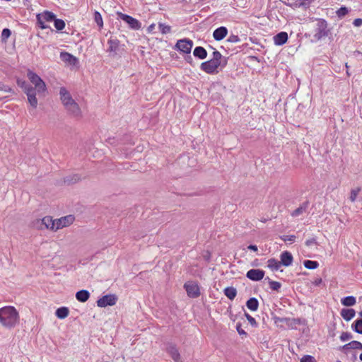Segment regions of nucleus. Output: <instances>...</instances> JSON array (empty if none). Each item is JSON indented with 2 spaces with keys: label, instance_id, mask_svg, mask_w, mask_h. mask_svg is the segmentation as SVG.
Segmentation results:
<instances>
[{
  "label": "nucleus",
  "instance_id": "nucleus-20",
  "mask_svg": "<svg viewBox=\"0 0 362 362\" xmlns=\"http://www.w3.org/2000/svg\"><path fill=\"white\" fill-rule=\"evenodd\" d=\"M288 34L286 32H280L274 37V42L276 45H283L288 40Z\"/></svg>",
  "mask_w": 362,
  "mask_h": 362
},
{
  "label": "nucleus",
  "instance_id": "nucleus-52",
  "mask_svg": "<svg viewBox=\"0 0 362 362\" xmlns=\"http://www.w3.org/2000/svg\"><path fill=\"white\" fill-rule=\"evenodd\" d=\"M37 23L39 28H40L41 29H46L49 28V25L45 24V21L42 18H40V21L37 20Z\"/></svg>",
  "mask_w": 362,
  "mask_h": 362
},
{
  "label": "nucleus",
  "instance_id": "nucleus-39",
  "mask_svg": "<svg viewBox=\"0 0 362 362\" xmlns=\"http://www.w3.org/2000/svg\"><path fill=\"white\" fill-rule=\"evenodd\" d=\"M158 28L162 34H168V33H170V31H171L170 26L167 25L164 23H159Z\"/></svg>",
  "mask_w": 362,
  "mask_h": 362
},
{
  "label": "nucleus",
  "instance_id": "nucleus-30",
  "mask_svg": "<svg viewBox=\"0 0 362 362\" xmlns=\"http://www.w3.org/2000/svg\"><path fill=\"white\" fill-rule=\"evenodd\" d=\"M341 302L343 305L349 307L354 305L356 300L354 296H349L341 298Z\"/></svg>",
  "mask_w": 362,
  "mask_h": 362
},
{
  "label": "nucleus",
  "instance_id": "nucleus-31",
  "mask_svg": "<svg viewBox=\"0 0 362 362\" xmlns=\"http://www.w3.org/2000/svg\"><path fill=\"white\" fill-rule=\"evenodd\" d=\"M81 180V176L78 174H74L64 177V182L67 185L76 183Z\"/></svg>",
  "mask_w": 362,
  "mask_h": 362
},
{
  "label": "nucleus",
  "instance_id": "nucleus-22",
  "mask_svg": "<svg viewBox=\"0 0 362 362\" xmlns=\"http://www.w3.org/2000/svg\"><path fill=\"white\" fill-rule=\"evenodd\" d=\"M340 314L343 319L348 322L354 317L356 311L352 308H343Z\"/></svg>",
  "mask_w": 362,
  "mask_h": 362
},
{
  "label": "nucleus",
  "instance_id": "nucleus-46",
  "mask_svg": "<svg viewBox=\"0 0 362 362\" xmlns=\"http://www.w3.org/2000/svg\"><path fill=\"white\" fill-rule=\"evenodd\" d=\"M339 338L341 341H346L352 339L353 335L350 332H342Z\"/></svg>",
  "mask_w": 362,
  "mask_h": 362
},
{
  "label": "nucleus",
  "instance_id": "nucleus-29",
  "mask_svg": "<svg viewBox=\"0 0 362 362\" xmlns=\"http://www.w3.org/2000/svg\"><path fill=\"white\" fill-rule=\"evenodd\" d=\"M69 310L67 307H60V308H57L55 312L56 316L59 319H62V320L66 318L69 315Z\"/></svg>",
  "mask_w": 362,
  "mask_h": 362
},
{
  "label": "nucleus",
  "instance_id": "nucleus-17",
  "mask_svg": "<svg viewBox=\"0 0 362 362\" xmlns=\"http://www.w3.org/2000/svg\"><path fill=\"white\" fill-rule=\"evenodd\" d=\"M60 59L62 61L69 64L70 65H76L78 63V59L71 54L66 52L60 53Z\"/></svg>",
  "mask_w": 362,
  "mask_h": 362
},
{
  "label": "nucleus",
  "instance_id": "nucleus-6",
  "mask_svg": "<svg viewBox=\"0 0 362 362\" xmlns=\"http://www.w3.org/2000/svg\"><path fill=\"white\" fill-rule=\"evenodd\" d=\"M192 46H193L192 40L187 39V38H185V39L177 40V42L175 45V48L177 50L182 52L185 54H189L191 52Z\"/></svg>",
  "mask_w": 362,
  "mask_h": 362
},
{
  "label": "nucleus",
  "instance_id": "nucleus-35",
  "mask_svg": "<svg viewBox=\"0 0 362 362\" xmlns=\"http://www.w3.org/2000/svg\"><path fill=\"white\" fill-rule=\"evenodd\" d=\"M361 187H357L351 190L349 199L351 202H354L356 200L358 194L361 192Z\"/></svg>",
  "mask_w": 362,
  "mask_h": 362
},
{
  "label": "nucleus",
  "instance_id": "nucleus-59",
  "mask_svg": "<svg viewBox=\"0 0 362 362\" xmlns=\"http://www.w3.org/2000/svg\"><path fill=\"white\" fill-rule=\"evenodd\" d=\"M18 84L24 88L26 86V85H28L25 81H23L22 83H21L19 81H18Z\"/></svg>",
  "mask_w": 362,
  "mask_h": 362
},
{
  "label": "nucleus",
  "instance_id": "nucleus-43",
  "mask_svg": "<svg viewBox=\"0 0 362 362\" xmlns=\"http://www.w3.org/2000/svg\"><path fill=\"white\" fill-rule=\"evenodd\" d=\"M28 100L30 105L35 108L37 105V100L36 98V95H30L28 97Z\"/></svg>",
  "mask_w": 362,
  "mask_h": 362
},
{
  "label": "nucleus",
  "instance_id": "nucleus-24",
  "mask_svg": "<svg viewBox=\"0 0 362 362\" xmlns=\"http://www.w3.org/2000/svg\"><path fill=\"white\" fill-rule=\"evenodd\" d=\"M193 55L199 59H204L207 57V52L203 47L198 46L194 48Z\"/></svg>",
  "mask_w": 362,
  "mask_h": 362
},
{
  "label": "nucleus",
  "instance_id": "nucleus-49",
  "mask_svg": "<svg viewBox=\"0 0 362 362\" xmlns=\"http://www.w3.org/2000/svg\"><path fill=\"white\" fill-rule=\"evenodd\" d=\"M242 325H241V323L240 322H238L236 324V330L238 332V333L240 335V336H244V337H247V334L246 332H245L243 329H242Z\"/></svg>",
  "mask_w": 362,
  "mask_h": 362
},
{
  "label": "nucleus",
  "instance_id": "nucleus-21",
  "mask_svg": "<svg viewBox=\"0 0 362 362\" xmlns=\"http://www.w3.org/2000/svg\"><path fill=\"white\" fill-rule=\"evenodd\" d=\"M36 18L39 21L40 18H42L45 21L52 22L55 20L56 16L51 11H45L42 13H38Z\"/></svg>",
  "mask_w": 362,
  "mask_h": 362
},
{
  "label": "nucleus",
  "instance_id": "nucleus-37",
  "mask_svg": "<svg viewBox=\"0 0 362 362\" xmlns=\"http://www.w3.org/2000/svg\"><path fill=\"white\" fill-rule=\"evenodd\" d=\"M349 13V9L346 6H341L340 7L336 12L337 13V16L339 18H341L343 17H344L347 13Z\"/></svg>",
  "mask_w": 362,
  "mask_h": 362
},
{
  "label": "nucleus",
  "instance_id": "nucleus-5",
  "mask_svg": "<svg viewBox=\"0 0 362 362\" xmlns=\"http://www.w3.org/2000/svg\"><path fill=\"white\" fill-rule=\"evenodd\" d=\"M117 16L121 20L127 23L130 28L135 30H139L141 28V23L132 16L122 13L121 12H118Z\"/></svg>",
  "mask_w": 362,
  "mask_h": 362
},
{
  "label": "nucleus",
  "instance_id": "nucleus-54",
  "mask_svg": "<svg viewBox=\"0 0 362 362\" xmlns=\"http://www.w3.org/2000/svg\"><path fill=\"white\" fill-rule=\"evenodd\" d=\"M312 0H302V1L298 4V6H302L305 8L309 7Z\"/></svg>",
  "mask_w": 362,
  "mask_h": 362
},
{
  "label": "nucleus",
  "instance_id": "nucleus-48",
  "mask_svg": "<svg viewBox=\"0 0 362 362\" xmlns=\"http://www.w3.org/2000/svg\"><path fill=\"white\" fill-rule=\"evenodd\" d=\"M300 362H316V360L313 356L305 355L301 358Z\"/></svg>",
  "mask_w": 362,
  "mask_h": 362
},
{
  "label": "nucleus",
  "instance_id": "nucleus-62",
  "mask_svg": "<svg viewBox=\"0 0 362 362\" xmlns=\"http://www.w3.org/2000/svg\"><path fill=\"white\" fill-rule=\"evenodd\" d=\"M359 315L362 317V310L358 313Z\"/></svg>",
  "mask_w": 362,
  "mask_h": 362
},
{
  "label": "nucleus",
  "instance_id": "nucleus-13",
  "mask_svg": "<svg viewBox=\"0 0 362 362\" xmlns=\"http://www.w3.org/2000/svg\"><path fill=\"white\" fill-rule=\"evenodd\" d=\"M59 95L62 103L64 107L74 101L70 93L64 87L60 88Z\"/></svg>",
  "mask_w": 362,
  "mask_h": 362
},
{
  "label": "nucleus",
  "instance_id": "nucleus-63",
  "mask_svg": "<svg viewBox=\"0 0 362 362\" xmlns=\"http://www.w3.org/2000/svg\"><path fill=\"white\" fill-rule=\"evenodd\" d=\"M284 4H286V6H291V4H287V3L284 2Z\"/></svg>",
  "mask_w": 362,
  "mask_h": 362
},
{
  "label": "nucleus",
  "instance_id": "nucleus-38",
  "mask_svg": "<svg viewBox=\"0 0 362 362\" xmlns=\"http://www.w3.org/2000/svg\"><path fill=\"white\" fill-rule=\"evenodd\" d=\"M94 20L99 27H102L103 25L102 16L98 11L94 12Z\"/></svg>",
  "mask_w": 362,
  "mask_h": 362
},
{
  "label": "nucleus",
  "instance_id": "nucleus-44",
  "mask_svg": "<svg viewBox=\"0 0 362 362\" xmlns=\"http://www.w3.org/2000/svg\"><path fill=\"white\" fill-rule=\"evenodd\" d=\"M11 35V31L8 28H4L1 33V40L6 41Z\"/></svg>",
  "mask_w": 362,
  "mask_h": 362
},
{
  "label": "nucleus",
  "instance_id": "nucleus-36",
  "mask_svg": "<svg viewBox=\"0 0 362 362\" xmlns=\"http://www.w3.org/2000/svg\"><path fill=\"white\" fill-rule=\"evenodd\" d=\"M54 25L57 30H62L65 27V23L63 20L55 18Z\"/></svg>",
  "mask_w": 362,
  "mask_h": 362
},
{
  "label": "nucleus",
  "instance_id": "nucleus-40",
  "mask_svg": "<svg viewBox=\"0 0 362 362\" xmlns=\"http://www.w3.org/2000/svg\"><path fill=\"white\" fill-rule=\"evenodd\" d=\"M245 317L247 318L252 327H257L258 326V323L256 320L246 312L245 313Z\"/></svg>",
  "mask_w": 362,
  "mask_h": 362
},
{
  "label": "nucleus",
  "instance_id": "nucleus-1",
  "mask_svg": "<svg viewBox=\"0 0 362 362\" xmlns=\"http://www.w3.org/2000/svg\"><path fill=\"white\" fill-rule=\"evenodd\" d=\"M19 322V314L13 306H4L0 308V324L12 329Z\"/></svg>",
  "mask_w": 362,
  "mask_h": 362
},
{
  "label": "nucleus",
  "instance_id": "nucleus-50",
  "mask_svg": "<svg viewBox=\"0 0 362 362\" xmlns=\"http://www.w3.org/2000/svg\"><path fill=\"white\" fill-rule=\"evenodd\" d=\"M240 39L238 35H230L227 41L232 43H235L240 42Z\"/></svg>",
  "mask_w": 362,
  "mask_h": 362
},
{
  "label": "nucleus",
  "instance_id": "nucleus-34",
  "mask_svg": "<svg viewBox=\"0 0 362 362\" xmlns=\"http://www.w3.org/2000/svg\"><path fill=\"white\" fill-rule=\"evenodd\" d=\"M265 280H268L269 287L273 291H279L281 287V284L280 282L272 281L269 277H267Z\"/></svg>",
  "mask_w": 362,
  "mask_h": 362
},
{
  "label": "nucleus",
  "instance_id": "nucleus-47",
  "mask_svg": "<svg viewBox=\"0 0 362 362\" xmlns=\"http://www.w3.org/2000/svg\"><path fill=\"white\" fill-rule=\"evenodd\" d=\"M281 239L282 240H284V242H291V243H293L296 240V236L294 235H282L280 237Z\"/></svg>",
  "mask_w": 362,
  "mask_h": 362
},
{
  "label": "nucleus",
  "instance_id": "nucleus-53",
  "mask_svg": "<svg viewBox=\"0 0 362 362\" xmlns=\"http://www.w3.org/2000/svg\"><path fill=\"white\" fill-rule=\"evenodd\" d=\"M313 245H317V240L315 238H312L305 241V245L310 247Z\"/></svg>",
  "mask_w": 362,
  "mask_h": 362
},
{
  "label": "nucleus",
  "instance_id": "nucleus-11",
  "mask_svg": "<svg viewBox=\"0 0 362 362\" xmlns=\"http://www.w3.org/2000/svg\"><path fill=\"white\" fill-rule=\"evenodd\" d=\"M264 271L259 269H251L246 273V277L253 281H259L264 276Z\"/></svg>",
  "mask_w": 362,
  "mask_h": 362
},
{
  "label": "nucleus",
  "instance_id": "nucleus-12",
  "mask_svg": "<svg viewBox=\"0 0 362 362\" xmlns=\"http://www.w3.org/2000/svg\"><path fill=\"white\" fill-rule=\"evenodd\" d=\"M74 220V218L71 215L64 216L62 217L61 218L55 220V230L69 226L70 224L72 223Z\"/></svg>",
  "mask_w": 362,
  "mask_h": 362
},
{
  "label": "nucleus",
  "instance_id": "nucleus-32",
  "mask_svg": "<svg viewBox=\"0 0 362 362\" xmlns=\"http://www.w3.org/2000/svg\"><path fill=\"white\" fill-rule=\"evenodd\" d=\"M351 329L355 332L362 334V319L356 320L351 325Z\"/></svg>",
  "mask_w": 362,
  "mask_h": 362
},
{
  "label": "nucleus",
  "instance_id": "nucleus-3",
  "mask_svg": "<svg viewBox=\"0 0 362 362\" xmlns=\"http://www.w3.org/2000/svg\"><path fill=\"white\" fill-rule=\"evenodd\" d=\"M27 76L30 82L35 85L38 93H45L46 91L47 88L45 83L37 74L31 70H28Z\"/></svg>",
  "mask_w": 362,
  "mask_h": 362
},
{
  "label": "nucleus",
  "instance_id": "nucleus-61",
  "mask_svg": "<svg viewBox=\"0 0 362 362\" xmlns=\"http://www.w3.org/2000/svg\"><path fill=\"white\" fill-rule=\"evenodd\" d=\"M359 358H360V360L362 361V353L360 354V356H359Z\"/></svg>",
  "mask_w": 362,
  "mask_h": 362
},
{
  "label": "nucleus",
  "instance_id": "nucleus-33",
  "mask_svg": "<svg viewBox=\"0 0 362 362\" xmlns=\"http://www.w3.org/2000/svg\"><path fill=\"white\" fill-rule=\"evenodd\" d=\"M303 265L306 269H315L319 266V263L317 261L307 259L303 262Z\"/></svg>",
  "mask_w": 362,
  "mask_h": 362
},
{
  "label": "nucleus",
  "instance_id": "nucleus-14",
  "mask_svg": "<svg viewBox=\"0 0 362 362\" xmlns=\"http://www.w3.org/2000/svg\"><path fill=\"white\" fill-rule=\"evenodd\" d=\"M107 44L109 45V47L107 51L110 53L112 57H115L119 50V41L117 38H110L108 40Z\"/></svg>",
  "mask_w": 362,
  "mask_h": 362
},
{
  "label": "nucleus",
  "instance_id": "nucleus-28",
  "mask_svg": "<svg viewBox=\"0 0 362 362\" xmlns=\"http://www.w3.org/2000/svg\"><path fill=\"white\" fill-rule=\"evenodd\" d=\"M281 264L275 258H271L267 261V267L272 271H277L281 267Z\"/></svg>",
  "mask_w": 362,
  "mask_h": 362
},
{
  "label": "nucleus",
  "instance_id": "nucleus-2",
  "mask_svg": "<svg viewBox=\"0 0 362 362\" xmlns=\"http://www.w3.org/2000/svg\"><path fill=\"white\" fill-rule=\"evenodd\" d=\"M316 28L315 30L314 38L316 40H320L323 37H326L330 33V29L328 28V23L323 18L316 19Z\"/></svg>",
  "mask_w": 362,
  "mask_h": 362
},
{
  "label": "nucleus",
  "instance_id": "nucleus-56",
  "mask_svg": "<svg viewBox=\"0 0 362 362\" xmlns=\"http://www.w3.org/2000/svg\"><path fill=\"white\" fill-rule=\"evenodd\" d=\"M185 61H186L187 63L190 64L191 65H193V64H192L193 59H192V56H191V55H187V56H186V57H185Z\"/></svg>",
  "mask_w": 362,
  "mask_h": 362
},
{
  "label": "nucleus",
  "instance_id": "nucleus-8",
  "mask_svg": "<svg viewBox=\"0 0 362 362\" xmlns=\"http://www.w3.org/2000/svg\"><path fill=\"white\" fill-rule=\"evenodd\" d=\"M68 114L76 119L82 117V112L78 104L74 100L64 107Z\"/></svg>",
  "mask_w": 362,
  "mask_h": 362
},
{
  "label": "nucleus",
  "instance_id": "nucleus-27",
  "mask_svg": "<svg viewBox=\"0 0 362 362\" xmlns=\"http://www.w3.org/2000/svg\"><path fill=\"white\" fill-rule=\"evenodd\" d=\"M223 293L225 296L230 300H233L237 296V290L233 286H228L224 288Z\"/></svg>",
  "mask_w": 362,
  "mask_h": 362
},
{
  "label": "nucleus",
  "instance_id": "nucleus-19",
  "mask_svg": "<svg viewBox=\"0 0 362 362\" xmlns=\"http://www.w3.org/2000/svg\"><path fill=\"white\" fill-rule=\"evenodd\" d=\"M349 349H359L362 350V343L358 341H351L339 347V350L345 351Z\"/></svg>",
  "mask_w": 362,
  "mask_h": 362
},
{
  "label": "nucleus",
  "instance_id": "nucleus-42",
  "mask_svg": "<svg viewBox=\"0 0 362 362\" xmlns=\"http://www.w3.org/2000/svg\"><path fill=\"white\" fill-rule=\"evenodd\" d=\"M36 90L35 87L33 88L30 85H26L25 87V93L28 97L30 95H36Z\"/></svg>",
  "mask_w": 362,
  "mask_h": 362
},
{
  "label": "nucleus",
  "instance_id": "nucleus-58",
  "mask_svg": "<svg viewBox=\"0 0 362 362\" xmlns=\"http://www.w3.org/2000/svg\"><path fill=\"white\" fill-rule=\"evenodd\" d=\"M322 283V279L321 278H317L316 279H315V281H313V284L315 285V286H319Z\"/></svg>",
  "mask_w": 362,
  "mask_h": 362
},
{
  "label": "nucleus",
  "instance_id": "nucleus-26",
  "mask_svg": "<svg viewBox=\"0 0 362 362\" xmlns=\"http://www.w3.org/2000/svg\"><path fill=\"white\" fill-rule=\"evenodd\" d=\"M308 205H309V202L306 201L305 202H303L299 207H298L297 209H296L291 214V215L293 216V217H296V216H300V214H303L304 212L306 211L308 207Z\"/></svg>",
  "mask_w": 362,
  "mask_h": 362
},
{
  "label": "nucleus",
  "instance_id": "nucleus-55",
  "mask_svg": "<svg viewBox=\"0 0 362 362\" xmlns=\"http://www.w3.org/2000/svg\"><path fill=\"white\" fill-rule=\"evenodd\" d=\"M353 24L354 26L356 27H360L362 25V19L361 18H356L354 22H353Z\"/></svg>",
  "mask_w": 362,
  "mask_h": 362
},
{
  "label": "nucleus",
  "instance_id": "nucleus-7",
  "mask_svg": "<svg viewBox=\"0 0 362 362\" xmlns=\"http://www.w3.org/2000/svg\"><path fill=\"white\" fill-rule=\"evenodd\" d=\"M200 69L209 74H215L218 72L217 62H215L213 59L202 62L201 64Z\"/></svg>",
  "mask_w": 362,
  "mask_h": 362
},
{
  "label": "nucleus",
  "instance_id": "nucleus-9",
  "mask_svg": "<svg viewBox=\"0 0 362 362\" xmlns=\"http://www.w3.org/2000/svg\"><path fill=\"white\" fill-rule=\"evenodd\" d=\"M184 288L189 298H196L200 296V289L196 283H185Z\"/></svg>",
  "mask_w": 362,
  "mask_h": 362
},
{
  "label": "nucleus",
  "instance_id": "nucleus-51",
  "mask_svg": "<svg viewBox=\"0 0 362 362\" xmlns=\"http://www.w3.org/2000/svg\"><path fill=\"white\" fill-rule=\"evenodd\" d=\"M212 59L215 62H218L219 59H221V57H223L222 54L217 50H215L213 52L212 54Z\"/></svg>",
  "mask_w": 362,
  "mask_h": 362
},
{
  "label": "nucleus",
  "instance_id": "nucleus-60",
  "mask_svg": "<svg viewBox=\"0 0 362 362\" xmlns=\"http://www.w3.org/2000/svg\"><path fill=\"white\" fill-rule=\"evenodd\" d=\"M154 27V25L152 24L149 27H148V30H151V29H153V28Z\"/></svg>",
  "mask_w": 362,
  "mask_h": 362
},
{
  "label": "nucleus",
  "instance_id": "nucleus-45",
  "mask_svg": "<svg viewBox=\"0 0 362 362\" xmlns=\"http://www.w3.org/2000/svg\"><path fill=\"white\" fill-rule=\"evenodd\" d=\"M228 57H221V59H219L218 62H217V65H218V67L221 68V69H223L224 67L226 66L227 64H228Z\"/></svg>",
  "mask_w": 362,
  "mask_h": 362
},
{
  "label": "nucleus",
  "instance_id": "nucleus-10",
  "mask_svg": "<svg viewBox=\"0 0 362 362\" xmlns=\"http://www.w3.org/2000/svg\"><path fill=\"white\" fill-rule=\"evenodd\" d=\"M37 227L42 229V226L45 228H49L55 230V220H53L51 216H45L40 220L37 221Z\"/></svg>",
  "mask_w": 362,
  "mask_h": 362
},
{
  "label": "nucleus",
  "instance_id": "nucleus-4",
  "mask_svg": "<svg viewBox=\"0 0 362 362\" xmlns=\"http://www.w3.org/2000/svg\"><path fill=\"white\" fill-rule=\"evenodd\" d=\"M118 298L115 294H107L100 298L96 303L100 308H105L107 306H112L116 304Z\"/></svg>",
  "mask_w": 362,
  "mask_h": 362
},
{
  "label": "nucleus",
  "instance_id": "nucleus-41",
  "mask_svg": "<svg viewBox=\"0 0 362 362\" xmlns=\"http://www.w3.org/2000/svg\"><path fill=\"white\" fill-rule=\"evenodd\" d=\"M272 319H273L274 323L277 326H280L279 323H281V322H287L288 321L290 320V319L288 317H277L276 315H274L272 317Z\"/></svg>",
  "mask_w": 362,
  "mask_h": 362
},
{
  "label": "nucleus",
  "instance_id": "nucleus-64",
  "mask_svg": "<svg viewBox=\"0 0 362 362\" xmlns=\"http://www.w3.org/2000/svg\"><path fill=\"white\" fill-rule=\"evenodd\" d=\"M346 69H349V66L347 65V64H346Z\"/></svg>",
  "mask_w": 362,
  "mask_h": 362
},
{
  "label": "nucleus",
  "instance_id": "nucleus-57",
  "mask_svg": "<svg viewBox=\"0 0 362 362\" xmlns=\"http://www.w3.org/2000/svg\"><path fill=\"white\" fill-rule=\"evenodd\" d=\"M247 249L250 250H252L254 252H256V251H257V246L255 245H250L247 247Z\"/></svg>",
  "mask_w": 362,
  "mask_h": 362
},
{
  "label": "nucleus",
  "instance_id": "nucleus-15",
  "mask_svg": "<svg viewBox=\"0 0 362 362\" xmlns=\"http://www.w3.org/2000/svg\"><path fill=\"white\" fill-rule=\"evenodd\" d=\"M280 262L281 265L284 267H288L291 265L293 260V257L291 253L288 251H284L283 252H281L280 255Z\"/></svg>",
  "mask_w": 362,
  "mask_h": 362
},
{
  "label": "nucleus",
  "instance_id": "nucleus-16",
  "mask_svg": "<svg viewBox=\"0 0 362 362\" xmlns=\"http://www.w3.org/2000/svg\"><path fill=\"white\" fill-rule=\"evenodd\" d=\"M228 34V29L225 26H221L214 30L213 33V37L215 40H222Z\"/></svg>",
  "mask_w": 362,
  "mask_h": 362
},
{
  "label": "nucleus",
  "instance_id": "nucleus-25",
  "mask_svg": "<svg viewBox=\"0 0 362 362\" xmlns=\"http://www.w3.org/2000/svg\"><path fill=\"white\" fill-rule=\"evenodd\" d=\"M247 308L251 311H257L259 308V301L255 298H250L246 302Z\"/></svg>",
  "mask_w": 362,
  "mask_h": 362
},
{
  "label": "nucleus",
  "instance_id": "nucleus-18",
  "mask_svg": "<svg viewBox=\"0 0 362 362\" xmlns=\"http://www.w3.org/2000/svg\"><path fill=\"white\" fill-rule=\"evenodd\" d=\"M167 352L170 354L175 362H180V354L175 345L169 344L167 347Z\"/></svg>",
  "mask_w": 362,
  "mask_h": 362
},
{
  "label": "nucleus",
  "instance_id": "nucleus-23",
  "mask_svg": "<svg viewBox=\"0 0 362 362\" xmlns=\"http://www.w3.org/2000/svg\"><path fill=\"white\" fill-rule=\"evenodd\" d=\"M90 298V293L88 291L82 289L76 292V298L81 303L86 302Z\"/></svg>",
  "mask_w": 362,
  "mask_h": 362
}]
</instances>
